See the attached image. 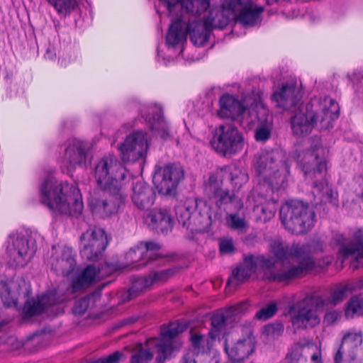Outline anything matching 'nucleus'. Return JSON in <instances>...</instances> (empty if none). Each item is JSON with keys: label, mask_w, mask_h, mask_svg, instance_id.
<instances>
[{"label": "nucleus", "mask_w": 363, "mask_h": 363, "mask_svg": "<svg viewBox=\"0 0 363 363\" xmlns=\"http://www.w3.org/2000/svg\"><path fill=\"white\" fill-rule=\"evenodd\" d=\"M226 1L220 0V6L211 9L208 16H204L203 21H201L199 16L209 7V1L183 0L182 5L187 13L169 29L167 43L171 46L182 43L189 34L195 45H203L208 41L213 28H223L231 19L235 18L233 11L226 5Z\"/></svg>", "instance_id": "obj_1"}, {"label": "nucleus", "mask_w": 363, "mask_h": 363, "mask_svg": "<svg viewBox=\"0 0 363 363\" xmlns=\"http://www.w3.org/2000/svg\"><path fill=\"white\" fill-rule=\"evenodd\" d=\"M339 112L338 104L328 96L322 100L313 99L291 118L292 131L298 137L303 136L310 133L318 123L320 129H328L337 118Z\"/></svg>", "instance_id": "obj_2"}, {"label": "nucleus", "mask_w": 363, "mask_h": 363, "mask_svg": "<svg viewBox=\"0 0 363 363\" xmlns=\"http://www.w3.org/2000/svg\"><path fill=\"white\" fill-rule=\"evenodd\" d=\"M40 200L50 210L65 215L77 216L83 209L79 189L49 176L40 186Z\"/></svg>", "instance_id": "obj_3"}, {"label": "nucleus", "mask_w": 363, "mask_h": 363, "mask_svg": "<svg viewBox=\"0 0 363 363\" xmlns=\"http://www.w3.org/2000/svg\"><path fill=\"white\" fill-rule=\"evenodd\" d=\"M254 168L259 177L257 185H264L272 194L288 185L290 165L282 151H262L255 155Z\"/></svg>", "instance_id": "obj_4"}, {"label": "nucleus", "mask_w": 363, "mask_h": 363, "mask_svg": "<svg viewBox=\"0 0 363 363\" xmlns=\"http://www.w3.org/2000/svg\"><path fill=\"white\" fill-rule=\"evenodd\" d=\"M323 242L319 240H313L309 243L298 246L294 249V255L297 256V264H292L289 269L279 273L271 271L264 272V277L269 281L286 282L301 277L315 267V262L311 254L322 252Z\"/></svg>", "instance_id": "obj_5"}, {"label": "nucleus", "mask_w": 363, "mask_h": 363, "mask_svg": "<svg viewBox=\"0 0 363 363\" xmlns=\"http://www.w3.org/2000/svg\"><path fill=\"white\" fill-rule=\"evenodd\" d=\"M280 218L285 228L297 235L309 231L315 222L313 208L300 201L284 204L280 209Z\"/></svg>", "instance_id": "obj_6"}, {"label": "nucleus", "mask_w": 363, "mask_h": 363, "mask_svg": "<svg viewBox=\"0 0 363 363\" xmlns=\"http://www.w3.org/2000/svg\"><path fill=\"white\" fill-rule=\"evenodd\" d=\"M177 220L192 231H203L212 223L211 205L203 200H188L175 208Z\"/></svg>", "instance_id": "obj_7"}, {"label": "nucleus", "mask_w": 363, "mask_h": 363, "mask_svg": "<svg viewBox=\"0 0 363 363\" xmlns=\"http://www.w3.org/2000/svg\"><path fill=\"white\" fill-rule=\"evenodd\" d=\"M210 144L217 152L226 157L240 152L245 143L242 134L236 127L225 124L215 128Z\"/></svg>", "instance_id": "obj_8"}, {"label": "nucleus", "mask_w": 363, "mask_h": 363, "mask_svg": "<svg viewBox=\"0 0 363 363\" xmlns=\"http://www.w3.org/2000/svg\"><path fill=\"white\" fill-rule=\"evenodd\" d=\"M124 201L121 186L100 188L91 196L89 205L91 211L102 218L116 214Z\"/></svg>", "instance_id": "obj_9"}, {"label": "nucleus", "mask_w": 363, "mask_h": 363, "mask_svg": "<svg viewBox=\"0 0 363 363\" xmlns=\"http://www.w3.org/2000/svg\"><path fill=\"white\" fill-rule=\"evenodd\" d=\"M125 176V167L113 155H105L95 165L94 178L99 188L121 186Z\"/></svg>", "instance_id": "obj_10"}, {"label": "nucleus", "mask_w": 363, "mask_h": 363, "mask_svg": "<svg viewBox=\"0 0 363 363\" xmlns=\"http://www.w3.org/2000/svg\"><path fill=\"white\" fill-rule=\"evenodd\" d=\"M323 304V301L316 296H307L298 302L291 311L293 326L298 329H306L318 325L320 318L317 313L324 311Z\"/></svg>", "instance_id": "obj_11"}, {"label": "nucleus", "mask_w": 363, "mask_h": 363, "mask_svg": "<svg viewBox=\"0 0 363 363\" xmlns=\"http://www.w3.org/2000/svg\"><path fill=\"white\" fill-rule=\"evenodd\" d=\"M325 152L320 140L316 139L310 148L298 154L297 162L301 166L306 176L311 179L313 176L318 179L324 177L327 170Z\"/></svg>", "instance_id": "obj_12"}, {"label": "nucleus", "mask_w": 363, "mask_h": 363, "mask_svg": "<svg viewBox=\"0 0 363 363\" xmlns=\"http://www.w3.org/2000/svg\"><path fill=\"white\" fill-rule=\"evenodd\" d=\"M363 342L360 331L350 330L342 336L341 345L335 355V363H363Z\"/></svg>", "instance_id": "obj_13"}, {"label": "nucleus", "mask_w": 363, "mask_h": 363, "mask_svg": "<svg viewBox=\"0 0 363 363\" xmlns=\"http://www.w3.org/2000/svg\"><path fill=\"white\" fill-rule=\"evenodd\" d=\"M226 5L233 11L235 18L245 27H254L261 23L263 6L257 0H227Z\"/></svg>", "instance_id": "obj_14"}, {"label": "nucleus", "mask_w": 363, "mask_h": 363, "mask_svg": "<svg viewBox=\"0 0 363 363\" xmlns=\"http://www.w3.org/2000/svg\"><path fill=\"white\" fill-rule=\"evenodd\" d=\"M187 325L184 323H172L166 329L162 330L161 339L153 337L148 339L145 344L152 350L156 349L157 356L156 361L158 363H164L172 352L176 348L175 337L184 332Z\"/></svg>", "instance_id": "obj_15"}, {"label": "nucleus", "mask_w": 363, "mask_h": 363, "mask_svg": "<svg viewBox=\"0 0 363 363\" xmlns=\"http://www.w3.org/2000/svg\"><path fill=\"white\" fill-rule=\"evenodd\" d=\"M241 126L247 130L255 128L257 141L268 140L271 135L272 123L269 118V111L261 101L256 103V110L249 113L241 121Z\"/></svg>", "instance_id": "obj_16"}, {"label": "nucleus", "mask_w": 363, "mask_h": 363, "mask_svg": "<svg viewBox=\"0 0 363 363\" xmlns=\"http://www.w3.org/2000/svg\"><path fill=\"white\" fill-rule=\"evenodd\" d=\"M149 148L146 133L137 130L126 136L118 146L121 160L125 162H135L144 160Z\"/></svg>", "instance_id": "obj_17"}, {"label": "nucleus", "mask_w": 363, "mask_h": 363, "mask_svg": "<svg viewBox=\"0 0 363 363\" xmlns=\"http://www.w3.org/2000/svg\"><path fill=\"white\" fill-rule=\"evenodd\" d=\"M108 242L103 228L89 229L81 236V255L87 260L95 261L102 255Z\"/></svg>", "instance_id": "obj_18"}, {"label": "nucleus", "mask_w": 363, "mask_h": 363, "mask_svg": "<svg viewBox=\"0 0 363 363\" xmlns=\"http://www.w3.org/2000/svg\"><path fill=\"white\" fill-rule=\"evenodd\" d=\"M183 169L176 164H167L156 169L153 183L159 194L171 196L174 194L177 185L184 178Z\"/></svg>", "instance_id": "obj_19"}, {"label": "nucleus", "mask_w": 363, "mask_h": 363, "mask_svg": "<svg viewBox=\"0 0 363 363\" xmlns=\"http://www.w3.org/2000/svg\"><path fill=\"white\" fill-rule=\"evenodd\" d=\"M160 245L155 242H142L137 247L131 248L125 255L129 265L139 269L146 266L149 261L159 259Z\"/></svg>", "instance_id": "obj_20"}, {"label": "nucleus", "mask_w": 363, "mask_h": 363, "mask_svg": "<svg viewBox=\"0 0 363 363\" xmlns=\"http://www.w3.org/2000/svg\"><path fill=\"white\" fill-rule=\"evenodd\" d=\"M35 247L33 242L24 237L11 238V242L7 247L9 262L15 267L26 266L33 257Z\"/></svg>", "instance_id": "obj_21"}, {"label": "nucleus", "mask_w": 363, "mask_h": 363, "mask_svg": "<svg viewBox=\"0 0 363 363\" xmlns=\"http://www.w3.org/2000/svg\"><path fill=\"white\" fill-rule=\"evenodd\" d=\"M48 262L52 270L65 277L69 276L77 264L72 248L61 245L52 247Z\"/></svg>", "instance_id": "obj_22"}, {"label": "nucleus", "mask_w": 363, "mask_h": 363, "mask_svg": "<svg viewBox=\"0 0 363 363\" xmlns=\"http://www.w3.org/2000/svg\"><path fill=\"white\" fill-rule=\"evenodd\" d=\"M255 194L259 204L255 207L254 211L258 220L264 223L267 222L275 215L277 198L272 194V190H268L264 185H257Z\"/></svg>", "instance_id": "obj_23"}, {"label": "nucleus", "mask_w": 363, "mask_h": 363, "mask_svg": "<svg viewBox=\"0 0 363 363\" xmlns=\"http://www.w3.org/2000/svg\"><path fill=\"white\" fill-rule=\"evenodd\" d=\"M220 109L218 116L223 118H233L238 120L241 124V121L249 113L256 110V104L249 109H246L242 103L230 94H224L220 99Z\"/></svg>", "instance_id": "obj_24"}, {"label": "nucleus", "mask_w": 363, "mask_h": 363, "mask_svg": "<svg viewBox=\"0 0 363 363\" xmlns=\"http://www.w3.org/2000/svg\"><path fill=\"white\" fill-rule=\"evenodd\" d=\"M272 97L277 106L287 110L298 104L301 92L296 81L291 79L284 83L280 89L274 92Z\"/></svg>", "instance_id": "obj_25"}, {"label": "nucleus", "mask_w": 363, "mask_h": 363, "mask_svg": "<svg viewBox=\"0 0 363 363\" xmlns=\"http://www.w3.org/2000/svg\"><path fill=\"white\" fill-rule=\"evenodd\" d=\"M247 337L238 340L232 345H229L227 340L225 342V350L229 358L234 362H241L248 358L255 351V338L250 328H247Z\"/></svg>", "instance_id": "obj_26"}, {"label": "nucleus", "mask_w": 363, "mask_h": 363, "mask_svg": "<svg viewBox=\"0 0 363 363\" xmlns=\"http://www.w3.org/2000/svg\"><path fill=\"white\" fill-rule=\"evenodd\" d=\"M131 199L138 209L148 211L155 203V194L147 183L137 181L133 185Z\"/></svg>", "instance_id": "obj_27"}, {"label": "nucleus", "mask_w": 363, "mask_h": 363, "mask_svg": "<svg viewBox=\"0 0 363 363\" xmlns=\"http://www.w3.org/2000/svg\"><path fill=\"white\" fill-rule=\"evenodd\" d=\"M86 157L85 145L81 141L73 140L67 144L62 160L65 166L74 168L85 163Z\"/></svg>", "instance_id": "obj_28"}, {"label": "nucleus", "mask_w": 363, "mask_h": 363, "mask_svg": "<svg viewBox=\"0 0 363 363\" xmlns=\"http://www.w3.org/2000/svg\"><path fill=\"white\" fill-rule=\"evenodd\" d=\"M356 238L358 240L357 242H351L348 245H342L339 250L337 260L340 262L342 267L344 262L349 258H352L354 262H357V264L354 265V267L363 265L362 230H359L356 233Z\"/></svg>", "instance_id": "obj_29"}, {"label": "nucleus", "mask_w": 363, "mask_h": 363, "mask_svg": "<svg viewBox=\"0 0 363 363\" xmlns=\"http://www.w3.org/2000/svg\"><path fill=\"white\" fill-rule=\"evenodd\" d=\"M144 222L152 230L167 233L173 227L171 216L167 210L154 209L144 217Z\"/></svg>", "instance_id": "obj_30"}, {"label": "nucleus", "mask_w": 363, "mask_h": 363, "mask_svg": "<svg viewBox=\"0 0 363 363\" xmlns=\"http://www.w3.org/2000/svg\"><path fill=\"white\" fill-rule=\"evenodd\" d=\"M171 274L172 272L169 270H162L153 272L147 277L136 279L133 286L128 290L130 298L136 296L140 291L154 284L166 281Z\"/></svg>", "instance_id": "obj_31"}, {"label": "nucleus", "mask_w": 363, "mask_h": 363, "mask_svg": "<svg viewBox=\"0 0 363 363\" xmlns=\"http://www.w3.org/2000/svg\"><path fill=\"white\" fill-rule=\"evenodd\" d=\"M107 277V272L97 271L94 265L87 266L84 271L72 283L73 291H78L86 288L94 282H96Z\"/></svg>", "instance_id": "obj_32"}, {"label": "nucleus", "mask_w": 363, "mask_h": 363, "mask_svg": "<svg viewBox=\"0 0 363 363\" xmlns=\"http://www.w3.org/2000/svg\"><path fill=\"white\" fill-rule=\"evenodd\" d=\"M222 182L215 176H211L206 186V193L210 199H214L218 206L233 201L240 202L234 196L221 188Z\"/></svg>", "instance_id": "obj_33"}, {"label": "nucleus", "mask_w": 363, "mask_h": 363, "mask_svg": "<svg viewBox=\"0 0 363 363\" xmlns=\"http://www.w3.org/2000/svg\"><path fill=\"white\" fill-rule=\"evenodd\" d=\"M21 283L24 284L22 281L0 283V298L4 306H16L17 299L22 293Z\"/></svg>", "instance_id": "obj_34"}, {"label": "nucleus", "mask_w": 363, "mask_h": 363, "mask_svg": "<svg viewBox=\"0 0 363 363\" xmlns=\"http://www.w3.org/2000/svg\"><path fill=\"white\" fill-rule=\"evenodd\" d=\"M353 290L352 284H346L338 286L331 292L329 296H316L323 301V307L325 310L330 306H335L342 302Z\"/></svg>", "instance_id": "obj_35"}, {"label": "nucleus", "mask_w": 363, "mask_h": 363, "mask_svg": "<svg viewBox=\"0 0 363 363\" xmlns=\"http://www.w3.org/2000/svg\"><path fill=\"white\" fill-rule=\"evenodd\" d=\"M313 194L318 197L321 203L337 205V193L328 184L326 180L315 182Z\"/></svg>", "instance_id": "obj_36"}, {"label": "nucleus", "mask_w": 363, "mask_h": 363, "mask_svg": "<svg viewBox=\"0 0 363 363\" xmlns=\"http://www.w3.org/2000/svg\"><path fill=\"white\" fill-rule=\"evenodd\" d=\"M297 245H294L291 249L289 245L279 239L274 240L270 243V252L277 260H284L290 256H292V261L289 269L291 265L297 264V256L294 255V249Z\"/></svg>", "instance_id": "obj_37"}, {"label": "nucleus", "mask_w": 363, "mask_h": 363, "mask_svg": "<svg viewBox=\"0 0 363 363\" xmlns=\"http://www.w3.org/2000/svg\"><path fill=\"white\" fill-rule=\"evenodd\" d=\"M255 270V256L247 255L242 264L233 271V277L238 281L242 282L248 279Z\"/></svg>", "instance_id": "obj_38"}, {"label": "nucleus", "mask_w": 363, "mask_h": 363, "mask_svg": "<svg viewBox=\"0 0 363 363\" xmlns=\"http://www.w3.org/2000/svg\"><path fill=\"white\" fill-rule=\"evenodd\" d=\"M146 119L150 121L151 129L157 133L161 138L167 140L170 137L168 124L160 108H157L156 113L152 117L147 116Z\"/></svg>", "instance_id": "obj_39"}, {"label": "nucleus", "mask_w": 363, "mask_h": 363, "mask_svg": "<svg viewBox=\"0 0 363 363\" xmlns=\"http://www.w3.org/2000/svg\"><path fill=\"white\" fill-rule=\"evenodd\" d=\"M227 227L241 233H246L249 225L244 215L239 213H228L225 216Z\"/></svg>", "instance_id": "obj_40"}, {"label": "nucleus", "mask_w": 363, "mask_h": 363, "mask_svg": "<svg viewBox=\"0 0 363 363\" xmlns=\"http://www.w3.org/2000/svg\"><path fill=\"white\" fill-rule=\"evenodd\" d=\"M182 363H218L216 357L210 354L196 352L194 350L187 351L182 358Z\"/></svg>", "instance_id": "obj_41"}, {"label": "nucleus", "mask_w": 363, "mask_h": 363, "mask_svg": "<svg viewBox=\"0 0 363 363\" xmlns=\"http://www.w3.org/2000/svg\"><path fill=\"white\" fill-rule=\"evenodd\" d=\"M152 349L145 343L137 344L133 349L130 363H148L153 358Z\"/></svg>", "instance_id": "obj_42"}, {"label": "nucleus", "mask_w": 363, "mask_h": 363, "mask_svg": "<svg viewBox=\"0 0 363 363\" xmlns=\"http://www.w3.org/2000/svg\"><path fill=\"white\" fill-rule=\"evenodd\" d=\"M60 15L67 16L77 5V0H47Z\"/></svg>", "instance_id": "obj_43"}, {"label": "nucleus", "mask_w": 363, "mask_h": 363, "mask_svg": "<svg viewBox=\"0 0 363 363\" xmlns=\"http://www.w3.org/2000/svg\"><path fill=\"white\" fill-rule=\"evenodd\" d=\"M362 314H363V297H352L345 308L346 317L352 318L355 315H360Z\"/></svg>", "instance_id": "obj_44"}, {"label": "nucleus", "mask_w": 363, "mask_h": 363, "mask_svg": "<svg viewBox=\"0 0 363 363\" xmlns=\"http://www.w3.org/2000/svg\"><path fill=\"white\" fill-rule=\"evenodd\" d=\"M230 179L235 189H240L248 181L246 171L238 167H233L230 172Z\"/></svg>", "instance_id": "obj_45"}, {"label": "nucleus", "mask_w": 363, "mask_h": 363, "mask_svg": "<svg viewBox=\"0 0 363 363\" xmlns=\"http://www.w3.org/2000/svg\"><path fill=\"white\" fill-rule=\"evenodd\" d=\"M45 298L42 301L28 300L24 306L23 311L27 316H33L41 313L44 309Z\"/></svg>", "instance_id": "obj_46"}, {"label": "nucleus", "mask_w": 363, "mask_h": 363, "mask_svg": "<svg viewBox=\"0 0 363 363\" xmlns=\"http://www.w3.org/2000/svg\"><path fill=\"white\" fill-rule=\"evenodd\" d=\"M302 348L305 357L307 355L311 356L312 363H323L320 346L315 344L309 343L306 345H303Z\"/></svg>", "instance_id": "obj_47"}, {"label": "nucleus", "mask_w": 363, "mask_h": 363, "mask_svg": "<svg viewBox=\"0 0 363 363\" xmlns=\"http://www.w3.org/2000/svg\"><path fill=\"white\" fill-rule=\"evenodd\" d=\"M301 345H296L286 356L287 363H307Z\"/></svg>", "instance_id": "obj_48"}, {"label": "nucleus", "mask_w": 363, "mask_h": 363, "mask_svg": "<svg viewBox=\"0 0 363 363\" xmlns=\"http://www.w3.org/2000/svg\"><path fill=\"white\" fill-rule=\"evenodd\" d=\"M164 6L167 7V10L170 15H172L174 11L177 8H181L182 10V13L180 16L177 18L174 21H172L169 28L173 26V24L176 22L180 21L182 18V16L187 13V11L185 7L182 5L183 0H160Z\"/></svg>", "instance_id": "obj_49"}, {"label": "nucleus", "mask_w": 363, "mask_h": 363, "mask_svg": "<svg viewBox=\"0 0 363 363\" xmlns=\"http://www.w3.org/2000/svg\"><path fill=\"white\" fill-rule=\"evenodd\" d=\"M249 307L250 305L247 302H242L234 305L225 311V317L232 321L236 316L245 313Z\"/></svg>", "instance_id": "obj_50"}, {"label": "nucleus", "mask_w": 363, "mask_h": 363, "mask_svg": "<svg viewBox=\"0 0 363 363\" xmlns=\"http://www.w3.org/2000/svg\"><path fill=\"white\" fill-rule=\"evenodd\" d=\"M191 341L195 348L202 350L203 352L206 349H209L212 339L208 336L195 333L191 335Z\"/></svg>", "instance_id": "obj_51"}, {"label": "nucleus", "mask_w": 363, "mask_h": 363, "mask_svg": "<svg viewBox=\"0 0 363 363\" xmlns=\"http://www.w3.org/2000/svg\"><path fill=\"white\" fill-rule=\"evenodd\" d=\"M277 311V305L274 303H271L258 311L255 314V318L258 320H266L272 318L276 313Z\"/></svg>", "instance_id": "obj_52"}, {"label": "nucleus", "mask_w": 363, "mask_h": 363, "mask_svg": "<svg viewBox=\"0 0 363 363\" xmlns=\"http://www.w3.org/2000/svg\"><path fill=\"white\" fill-rule=\"evenodd\" d=\"M284 325L281 323L268 324L264 328V332L267 336L272 338L280 336L284 332Z\"/></svg>", "instance_id": "obj_53"}, {"label": "nucleus", "mask_w": 363, "mask_h": 363, "mask_svg": "<svg viewBox=\"0 0 363 363\" xmlns=\"http://www.w3.org/2000/svg\"><path fill=\"white\" fill-rule=\"evenodd\" d=\"M219 247L222 254H231L235 251L233 240L230 238L220 239Z\"/></svg>", "instance_id": "obj_54"}, {"label": "nucleus", "mask_w": 363, "mask_h": 363, "mask_svg": "<svg viewBox=\"0 0 363 363\" xmlns=\"http://www.w3.org/2000/svg\"><path fill=\"white\" fill-rule=\"evenodd\" d=\"M255 262L256 263V267L260 266L263 268L270 269L274 264L275 260L272 258H266L264 256L255 257Z\"/></svg>", "instance_id": "obj_55"}, {"label": "nucleus", "mask_w": 363, "mask_h": 363, "mask_svg": "<svg viewBox=\"0 0 363 363\" xmlns=\"http://www.w3.org/2000/svg\"><path fill=\"white\" fill-rule=\"evenodd\" d=\"M89 307V301L86 298H81L77 301L73 308V312L75 314H83Z\"/></svg>", "instance_id": "obj_56"}, {"label": "nucleus", "mask_w": 363, "mask_h": 363, "mask_svg": "<svg viewBox=\"0 0 363 363\" xmlns=\"http://www.w3.org/2000/svg\"><path fill=\"white\" fill-rule=\"evenodd\" d=\"M341 317L340 313L335 311H330L325 313L324 317V322L327 325H333Z\"/></svg>", "instance_id": "obj_57"}, {"label": "nucleus", "mask_w": 363, "mask_h": 363, "mask_svg": "<svg viewBox=\"0 0 363 363\" xmlns=\"http://www.w3.org/2000/svg\"><path fill=\"white\" fill-rule=\"evenodd\" d=\"M230 322V319L225 318V313L223 315L214 316L212 319V325L214 327H219Z\"/></svg>", "instance_id": "obj_58"}, {"label": "nucleus", "mask_w": 363, "mask_h": 363, "mask_svg": "<svg viewBox=\"0 0 363 363\" xmlns=\"http://www.w3.org/2000/svg\"><path fill=\"white\" fill-rule=\"evenodd\" d=\"M96 269L97 271H103L107 272V277L114 270L113 266L107 263L101 264L100 266Z\"/></svg>", "instance_id": "obj_59"}, {"label": "nucleus", "mask_w": 363, "mask_h": 363, "mask_svg": "<svg viewBox=\"0 0 363 363\" xmlns=\"http://www.w3.org/2000/svg\"><path fill=\"white\" fill-rule=\"evenodd\" d=\"M326 259H327V260H326L325 264H329L330 263H331V262H332V259H332V257H327V258H326Z\"/></svg>", "instance_id": "obj_60"}, {"label": "nucleus", "mask_w": 363, "mask_h": 363, "mask_svg": "<svg viewBox=\"0 0 363 363\" xmlns=\"http://www.w3.org/2000/svg\"><path fill=\"white\" fill-rule=\"evenodd\" d=\"M1 326V324L0 323V327Z\"/></svg>", "instance_id": "obj_61"}]
</instances>
